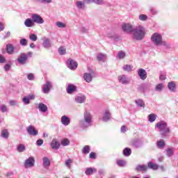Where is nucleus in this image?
I'll return each instance as SVG.
<instances>
[{
	"label": "nucleus",
	"mask_w": 178,
	"mask_h": 178,
	"mask_svg": "<svg viewBox=\"0 0 178 178\" xmlns=\"http://www.w3.org/2000/svg\"><path fill=\"white\" fill-rule=\"evenodd\" d=\"M107 37H108V38L113 39V38H115V33H108V34H107Z\"/></svg>",
	"instance_id": "62"
},
{
	"label": "nucleus",
	"mask_w": 178,
	"mask_h": 178,
	"mask_svg": "<svg viewBox=\"0 0 178 178\" xmlns=\"http://www.w3.org/2000/svg\"><path fill=\"white\" fill-rule=\"evenodd\" d=\"M155 129H158L162 138H166L170 133V128L168 126L166 121L161 120L155 124Z\"/></svg>",
	"instance_id": "1"
},
{
	"label": "nucleus",
	"mask_w": 178,
	"mask_h": 178,
	"mask_svg": "<svg viewBox=\"0 0 178 178\" xmlns=\"http://www.w3.org/2000/svg\"><path fill=\"white\" fill-rule=\"evenodd\" d=\"M0 112L2 113H6L9 112V108H8V106L5 104L0 105Z\"/></svg>",
	"instance_id": "33"
},
{
	"label": "nucleus",
	"mask_w": 178,
	"mask_h": 178,
	"mask_svg": "<svg viewBox=\"0 0 178 178\" xmlns=\"http://www.w3.org/2000/svg\"><path fill=\"white\" fill-rule=\"evenodd\" d=\"M78 65L79 64H77V62L72 58L68 59V60L67 61V66L71 70H76V69H77Z\"/></svg>",
	"instance_id": "9"
},
{
	"label": "nucleus",
	"mask_w": 178,
	"mask_h": 178,
	"mask_svg": "<svg viewBox=\"0 0 178 178\" xmlns=\"http://www.w3.org/2000/svg\"><path fill=\"white\" fill-rule=\"evenodd\" d=\"M157 147L160 149H162L165 148V140L161 139V140L157 141Z\"/></svg>",
	"instance_id": "36"
},
{
	"label": "nucleus",
	"mask_w": 178,
	"mask_h": 178,
	"mask_svg": "<svg viewBox=\"0 0 178 178\" xmlns=\"http://www.w3.org/2000/svg\"><path fill=\"white\" fill-rule=\"evenodd\" d=\"M42 161H43V168H44V169H48V168H49V166H51V161H49V158L44 156L42 159Z\"/></svg>",
	"instance_id": "19"
},
{
	"label": "nucleus",
	"mask_w": 178,
	"mask_h": 178,
	"mask_svg": "<svg viewBox=\"0 0 178 178\" xmlns=\"http://www.w3.org/2000/svg\"><path fill=\"white\" fill-rule=\"evenodd\" d=\"M122 31H124V33H133V26L129 24H123L122 25Z\"/></svg>",
	"instance_id": "12"
},
{
	"label": "nucleus",
	"mask_w": 178,
	"mask_h": 178,
	"mask_svg": "<svg viewBox=\"0 0 178 178\" xmlns=\"http://www.w3.org/2000/svg\"><path fill=\"white\" fill-rule=\"evenodd\" d=\"M134 40L141 41L145 37V28L141 26H138L132 31Z\"/></svg>",
	"instance_id": "3"
},
{
	"label": "nucleus",
	"mask_w": 178,
	"mask_h": 178,
	"mask_svg": "<svg viewBox=\"0 0 178 178\" xmlns=\"http://www.w3.org/2000/svg\"><path fill=\"white\" fill-rule=\"evenodd\" d=\"M56 25L59 29H65V27H66V24L65 23H63V22H57L56 23Z\"/></svg>",
	"instance_id": "46"
},
{
	"label": "nucleus",
	"mask_w": 178,
	"mask_h": 178,
	"mask_svg": "<svg viewBox=\"0 0 178 178\" xmlns=\"http://www.w3.org/2000/svg\"><path fill=\"white\" fill-rule=\"evenodd\" d=\"M92 74H94V72L90 73L86 72L83 74V79L86 83H91L92 81Z\"/></svg>",
	"instance_id": "15"
},
{
	"label": "nucleus",
	"mask_w": 178,
	"mask_h": 178,
	"mask_svg": "<svg viewBox=\"0 0 178 178\" xmlns=\"http://www.w3.org/2000/svg\"><path fill=\"white\" fill-rule=\"evenodd\" d=\"M96 172H97V170L95 168H87L85 171V174L86 176H90L91 175H93V173H96Z\"/></svg>",
	"instance_id": "27"
},
{
	"label": "nucleus",
	"mask_w": 178,
	"mask_h": 178,
	"mask_svg": "<svg viewBox=\"0 0 178 178\" xmlns=\"http://www.w3.org/2000/svg\"><path fill=\"white\" fill-rule=\"evenodd\" d=\"M148 19V17L144 14L139 15V19L141 20V22H145Z\"/></svg>",
	"instance_id": "51"
},
{
	"label": "nucleus",
	"mask_w": 178,
	"mask_h": 178,
	"mask_svg": "<svg viewBox=\"0 0 178 178\" xmlns=\"http://www.w3.org/2000/svg\"><path fill=\"white\" fill-rule=\"evenodd\" d=\"M28 97L29 98V101H30L31 99H35V95H29L28 96Z\"/></svg>",
	"instance_id": "64"
},
{
	"label": "nucleus",
	"mask_w": 178,
	"mask_h": 178,
	"mask_svg": "<svg viewBox=\"0 0 178 178\" xmlns=\"http://www.w3.org/2000/svg\"><path fill=\"white\" fill-rule=\"evenodd\" d=\"M90 148L89 145L84 146L82 149L83 154H90Z\"/></svg>",
	"instance_id": "44"
},
{
	"label": "nucleus",
	"mask_w": 178,
	"mask_h": 178,
	"mask_svg": "<svg viewBox=\"0 0 178 178\" xmlns=\"http://www.w3.org/2000/svg\"><path fill=\"white\" fill-rule=\"evenodd\" d=\"M147 166L149 169H152L153 170H156L159 168V165H158V164L154 163L152 162H149Z\"/></svg>",
	"instance_id": "29"
},
{
	"label": "nucleus",
	"mask_w": 178,
	"mask_h": 178,
	"mask_svg": "<svg viewBox=\"0 0 178 178\" xmlns=\"http://www.w3.org/2000/svg\"><path fill=\"white\" fill-rule=\"evenodd\" d=\"M22 102L24 104V105H29L30 104V98H29L27 96L24 97L22 98Z\"/></svg>",
	"instance_id": "47"
},
{
	"label": "nucleus",
	"mask_w": 178,
	"mask_h": 178,
	"mask_svg": "<svg viewBox=\"0 0 178 178\" xmlns=\"http://www.w3.org/2000/svg\"><path fill=\"white\" fill-rule=\"evenodd\" d=\"M26 131L29 136H33V137H35V136H38V131L35 129V127L33 125H30L26 128Z\"/></svg>",
	"instance_id": "10"
},
{
	"label": "nucleus",
	"mask_w": 178,
	"mask_h": 178,
	"mask_svg": "<svg viewBox=\"0 0 178 178\" xmlns=\"http://www.w3.org/2000/svg\"><path fill=\"white\" fill-rule=\"evenodd\" d=\"M168 88L171 92H175L176 91V83L174 81L169 82Z\"/></svg>",
	"instance_id": "25"
},
{
	"label": "nucleus",
	"mask_w": 178,
	"mask_h": 178,
	"mask_svg": "<svg viewBox=\"0 0 178 178\" xmlns=\"http://www.w3.org/2000/svg\"><path fill=\"white\" fill-rule=\"evenodd\" d=\"M89 157L90 158V159H95L96 156H95V153L94 152H90V154H89Z\"/></svg>",
	"instance_id": "61"
},
{
	"label": "nucleus",
	"mask_w": 178,
	"mask_h": 178,
	"mask_svg": "<svg viewBox=\"0 0 178 178\" xmlns=\"http://www.w3.org/2000/svg\"><path fill=\"white\" fill-rule=\"evenodd\" d=\"M5 30V24L0 22V32Z\"/></svg>",
	"instance_id": "60"
},
{
	"label": "nucleus",
	"mask_w": 178,
	"mask_h": 178,
	"mask_svg": "<svg viewBox=\"0 0 178 178\" xmlns=\"http://www.w3.org/2000/svg\"><path fill=\"white\" fill-rule=\"evenodd\" d=\"M117 58L118 59H120V60L124 59V58H126V53L123 51H120L118 53Z\"/></svg>",
	"instance_id": "37"
},
{
	"label": "nucleus",
	"mask_w": 178,
	"mask_h": 178,
	"mask_svg": "<svg viewBox=\"0 0 178 178\" xmlns=\"http://www.w3.org/2000/svg\"><path fill=\"white\" fill-rule=\"evenodd\" d=\"M28 80H34V74L33 73H30L27 76Z\"/></svg>",
	"instance_id": "59"
},
{
	"label": "nucleus",
	"mask_w": 178,
	"mask_h": 178,
	"mask_svg": "<svg viewBox=\"0 0 178 178\" xmlns=\"http://www.w3.org/2000/svg\"><path fill=\"white\" fill-rule=\"evenodd\" d=\"M156 115L152 113L148 115V120L150 122V123H153L154 120H156Z\"/></svg>",
	"instance_id": "41"
},
{
	"label": "nucleus",
	"mask_w": 178,
	"mask_h": 178,
	"mask_svg": "<svg viewBox=\"0 0 178 178\" xmlns=\"http://www.w3.org/2000/svg\"><path fill=\"white\" fill-rule=\"evenodd\" d=\"M163 90V83H159L155 87V90L161 92Z\"/></svg>",
	"instance_id": "43"
},
{
	"label": "nucleus",
	"mask_w": 178,
	"mask_h": 178,
	"mask_svg": "<svg viewBox=\"0 0 178 178\" xmlns=\"http://www.w3.org/2000/svg\"><path fill=\"white\" fill-rule=\"evenodd\" d=\"M122 69L124 72H130L133 70V66L131 65H124L122 67Z\"/></svg>",
	"instance_id": "34"
},
{
	"label": "nucleus",
	"mask_w": 178,
	"mask_h": 178,
	"mask_svg": "<svg viewBox=\"0 0 178 178\" xmlns=\"http://www.w3.org/2000/svg\"><path fill=\"white\" fill-rule=\"evenodd\" d=\"M31 56H33V52L29 51L27 54L22 53L17 60L19 65L24 66V65H27L29 58H31Z\"/></svg>",
	"instance_id": "4"
},
{
	"label": "nucleus",
	"mask_w": 178,
	"mask_h": 178,
	"mask_svg": "<svg viewBox=\"0 0 178 178\" xmlns=\"http://www.w3.org/2000/svg\"><path fill=\"white\" fill-rule=\"evenodd\" d=\"M79 126L81 129H87L92 126V115L88 111L83 113V119L79 121Z\"/></svg>",
	"instance_id": "2"
},
{
	"label": "nucleus",
	"mask_w": 178,
	"mask_h": 178,
	"mask_svg": "<svg viewBox=\"0 0 178 178\" xmlns=\"http://www.w3.org/2000/svg\"><path fill=\"white\" fill-rule=\"evenodd\" d=\"M40 3H52V0H39Z\"/></svg>",
	"instance_id": "57"
},
{
	"label": "nucleus",
	"mask_w": 178,
	"mask_h": 178,
	"mask_svg": "<svg viewBox=\"0 0 178 178\" xmlns=\"http://www.w3.org/2000/svg\"><path fill=\"white\" fill-rule=\"evenodd\" d=\"M60 122L63 126H69L70 124V118L66 115H63Z\"/></svg>",
	"instance_id": "18"
},
{
	"label": "nucleus",
	"mask_w": 178,
	"mask_h": 178,
	"mask_svg": "<svg viewBox=\"0 0 178 178\" xmlns=\"http://www.w3.org/2000/svg\"><path fill=\"white\" fill-rule=\"evenodd\" d=\"M162 35L158 33H154L151 36L152 42L156 47H161V42H162Z\"/></svg>",
	"instance_id": "5"
},
{
	"label": "nucleus",
	"mask_w": 178,
	"mask_h": 178,
	"mask_svg": "<svg viewBox=\"0 0 178 178\" xmlns=\"http://www.w3.org/2000/svg\"><path fill=\"white\" fill-rule=\"evenodd\" d=\"M165 152L167 156L170 157L172 156L173 153L175 152V149H173V148H168L165 149Z\"/></svg>",
	"instance_id": "35"
},
{
	"label": "nucleus",
	"mask_w": 178,
	"mask_h": 178,
	"mask_svg": "<svg viewBox=\"0 0 178 178\" xmlns=\"http://www.w3.org/2000/svg\"><path fill=\"white\" fill-rule=\"evenodd\" d=\"M0 63H6V58L2 54H0Z\"/></svg>",
	"instance_id": "54"
},
{
	"label": "nucleus",
	"mask_w": 178,
	"mask_h": 178,
	"mask_svg": "<svg viewBox=\"0 0 178 178\" xmlns=\"http://www.w3.org/2000/svg\"><path fill=\"white\" fill-rule=\"evenodd\" d=\"M38 38L37 37V35L34 33H31V35H29V40H31V41H36Z\"/></svg>",
	"instance_id": "49"
},
{
	"label": "nucleus",
	"mask_w": 178,
	"mask_h": 178,
	"mask_svg": "<svg viewBox=\"0 0 178 178\" xmlns=\"http://www.w3.org/2000/svg\"><path fill=\"white\" fill-rule=\"evenodd\" d=\"M31 19L33 23H37V24H43L44 19L38 14H32Z\"/></svg>",
	"instance_id": "8"
},
{
	"label": "nucleus",
	"mask_w": 178,
	"mask_h": 178,
	"mask_svg": "<svg viewBox=\"0 0 178 178\" xmlns=\"http://www.w3.org/2000/svg\"><path fill=\"white\" fill-rule=\"evenodd\" d=\"M76 6L78 9L84 10L86 9V2L84 1H78L76 2Z\"/></svg>",
	"instance_id": "21"
},
{
	"label": "nucleus",
	"mask_w": 178,
	"mask_h": 178,
	"mask_svg": "<svg viewBox=\"0 0 178 178\" xmlns=\"http://www.w3.org/2000/svg\"><path fill=\"white\" fill-rule=\"evenodd\" d=\"M76 88H77L74 85H72V84L68 85L67 88V94H72V92H74V91H76Z\"/></svg>",
	"instance_id": "26"
},
{
	"label": "nucleus",
	"mask_w": 178,
	"mask_h": 178,
	"mask_svg": "<svg viewBox=\"0 0 178 178\" xmlns=\"http://www.w3.org/2000/svg\"><path fill=\"white\" fill-rule=\"evenodd\" d=\"M38 109L42 113H45V112H47L48 111V106H47V105L43 103H39Z\"/></svg>",
	"instance_id": "24"
},
{
	"label": "nucleus",
	"mask_w": 178,
	"mask_h": 178,
	"mask_svg": "<svg viewBox=\"0 0 178 178\" xmlns=\"http://www.w3.org/2000/svg\"><path fill=\"white\" fill-rule=\"evenodd\" d=\"M106 58V56L102 54H99L97 56V60H99V62H105Z\"/></svg>",
	"instance_id": "40"
},
{
	"label": "nucleus",
	"mask_w": 178,
	"mask_h": 178,
	"mask_svg": "<svg viewBox=\"0 0 178 178\" xmlns=\"http://www.w3.org/2000/svg\"><path fill=\"white\" fill-rule=\"evenodd\" d=\"M35 24L32 18H28L24 21L25 27H34Z\"/></svg>",
	"instance_id": "23"
},
{
	"label": "nucleus",
	"mask_w": 178,
	"mask_h": 178,
	"mask_svg": "<svg viewBox=\"0 0 178 178\" xmlns=\"http://www.w3.org/2000/svg\"><path fill=\"white\" fill-rule=\"evenodd\" d=\"M138 75L141 80H145L147 79V71L140 68L138 70Z\"/></svg>",
	"instance_id": "14"
},
{
	"label": "nucleus",
	"mask_w": 178,
	"mask_h": 178,
	"mask_svg": "<svg viewBox=\"0 0 178 178\" xmlns=\"http://www.w3.org/2000/svg\"><path fill=\"white\" fill-rule=\"evenodd\" d=\"M17 150L19 152H24L26 151V146L24 144H19L17 147Z\"/></svg>",
	"instance_id": "38"
},
{
	"label": "nucleus",
	"mask_w": 178,
	"mask_h": 178,
	"mask_svg": "<svg viewBox=\"0 0 178 178\" xmlns=\"http://www.w3.org/2000/svg\"><path fill=\"white\" fill-rule=\"evenodd\" d=\"M147 169H148V167H147V165H139L136 166L135 170H136L137 172H145V171H147Z\"/></svg>",
	"instance_id": "28"
},
{
	"label": "nucleus",
	"mask_w": 178,
	"mask_h": 178,
	"mask_svg": "<svg viewBox=\"0 0 178 178\" xmlns=\"http://www.w3.org/2000/svg\"><path fill=\"white\" fill-rule=\"evenodd\" d=\"M81 33H83V34L87 33V31H88V29L83 26L81 29Z\"/></svg>",
	"instance_id": "63"
},
{
	"label": "nucleus",
	"mask_w": 178,
	"mask_h": 178,
	"mask_svg": "<svg viewBox=\"0 0 178 178\" xmlns=\"http://www.w3.org/2000/svg\"><path fill=\"white\" fill-rule=\"evenodd\" d=\"M69 144H70V141L67 138L61 140V145H63V147H67Z\"/></svg>",
	"instance_id": "45"
},
{
	"label": "nucleus",
	"mask_w": 178,
	"mask_h": 178,
	"mask_svg": "<svg viewBox=\"0 0 178 178\" xmlns=\"http://www.w3.org/2000/svg\"><path fill=\"white\" fill-rule=\"evenodd\" d=\"M52 88V82L47 81L42 86V91L44 94H49L51 89Z\"/></svg>",
	"instance_id": "7"
},
{
	"label": "nucleus",
	"mask_w": 178,
	"mask_h": 178,
	"mask_svg": "<svg viewBox=\"0 0 178 178\" xmlns=\"http://www.w3.org/2000/svg\"><path fill=\"white\" fill-rule=\"evenodd\" d=\"M1 136L3 138H9V131L8 129H4L1 131Z\"/></svg>",
	"instance_id": "32"
},
{
	"label": "nucleus",
	"mask_w": 178,
	"mask_h": 178,
	"mask_svg": "<svg viewBox=\"0 0 178 178\" xmlns=\"http://www.w3.org/2000/svg\"><path fill=\"white\" fill-rule=\"evenodd\" d=\"M123 154L124 156H130L131 155V149L129 147H126L123 150Z\"/></svg>",
	"instance_id": "39"
},
{
	"label": "nucleus",
	"mask_w": 178,
	"mask_h": 178,
	"mask_svg": "<svg viewBox=\"0 0 178 178\" xmlns=\"http://www.w3.org/2000/svg\"><path fill=\"white\" fill-rule=\"evenodd\" d=\"M10 64H6L4 65V70H6V72L10 70Z\"/></svg>",
	"instance_id": "58"
},
{
	"label": "nucleus",
	"mask_w": 178,
	"mask_h": 178,
	"mask_svg": "<svg viewBox=\"0 0 178 178\" xmlns=\"http://www.w3.org/2000/svg\"><path fill=\"white\" fill-rule=\"evenodd\" d=\"M6 51L8 55H13L15 54V46L12 44H7Z\"/></svg>",
	"instance_id": "13"
},
{
	"label": "nucleus",
	"mask_w": 178,
	"mask_h": 178,
	"mask_svg": "<svg viewBox=\"0 0 178 178\" xmlns=\"http://www.w3.org/2000/svg\"><path fill=\"white\" fill-rule=\"evenodd\" d=\"M36 144L38 147H41V145H42L44 144V140L42 139H38L36 141Z\"/></svg>",
	"instance_id": "56"
},
{
	"label": "nucleus",
	"mask_w": 178,
	"mask_h": 178,
	"mask_svg": "<svg viewBox=\"0 0 178 178\" xmlns=\"http://www.w3.org/2000/svg\"><path fill=\"white\" fill-rule=\"evenodd\" d=\"M160 46L165 47V48H166V49H170V48L172 47V44H170V43H169L163 40L160 43Z\"/></svg>",
	"instance_id": "31"
},
{
	"label": "nucleus",
	"mask_w": 178,
	"mask_h": 178,
	"mask_svg": "<svg viewBox=\"0 0 178 178\" xmlns=\"http://www.w3.org/2000/svg\"><path fill=\"white\" fill-rule=\"evenodd\" d=\"M35 163V159L34 156H30L26 159L24 163L25 169H29L30 168H34Z\"/></svg>",
	"instance_id": "6"
},
{
	"label": "nucleus",
	"mask_w": 178,
	"mask_h": 178,
	"mask_svg": "<svg viewBox=\"0 0 178 178\" xmlns=\"http://www.w3.org/2000/svg\"><path fill=\"white\" fill-rule=\"evenodd\" d=\"M135 102L139 108H145V103L144 102V100L138 99L136 100Z\"/></svg>",
	"instance_id": "30"
},
{
	"label": "nucleus",
	"mask_w": 178,
	"mask_h": 178,
	"mask_svg": "<svg viewBox=\"0 0 178 178\" xmlns=\"http://www.w3.org/2000/svg\"><path fill=\"white\" fill-rule=\"evenodd\" d=\"M9 105H10V106H16V105H17V102L16 100H10Z\"/></svg>",
	"instance_id": "55"
},
{
	"label": "nucleus",
	"mask_w": 178,
	"mask_h": 178,
	"mask_svg": "<svg viewBox=\"0 0 178 178\" xmlns=\"http://www.w3.org/2000/svg\"><path fill=\"white\" fill-rule=\"evenodd\" d=\"M42 45L46 49H49V48L52 47V44H51V40H49V39L48 38H45L43 40Z\"/></svg>",
	"instance_id": "22"
},
{
	"label": "nucleus",
	"mask_w": 178,
	"mask_h": 178,
	"mask_svg": "<svg viewBox=\"0 0 178 178\" xmlns=\"http://www.w3.org/2000/svg\"><path fill=\"white\" fill-rule=\"evenodd\" d=\"M86 96H84V95H81L79 96H76L74 101L76 104H84V102H86Z\"/></svg>",
	"instance_id": "16"
},
{
	"label": "nucleus",
	"mask_w": 178,
	"mask_h": 178,
	"mask_svg": "<svg viewBox=\"0 0 178 178\" xmlns=\"http://www.w3.org/2000/svg\"><path fill=\"white\" fill-rule=\"evenodd\" d=\"M51 147L52 149H59L60 147V143L58 141V139H53L51 143Z\"/></svg>",
	"instance_id": "17"
},
{
	"label": "nucleus",
	"mask_w": 178,
	"mask_h": 178,
	"mask_svg": "<svg viewBox=\"0 0 178 178\" xmlns=\"http://www.w3.org/2000/svg\"><path fill=\"white\" fill-rule=\"evenodd\" d=\"M19 43L22 47H26L27 45V39L26 38H22L20 40Z\"/></svg>",
	"instance_id": "52"
},
{
	"label": "nucleus",
	"mask_w": 178,
	"mask_h": 178,
	"mask_svg": "<svg viewBox=\"0 0 178 178\" xmlns=\"http://www.w3.org/2000/svg\"><path fill=\"white\" fill-rule=\"evenodd\" d=\"M58 53L60 54V55H65V54H66V48H65L64 47H60V48H58Z\"/></svg>",
	"instance_id": "48"
},
{
	"label": "nucleus",
	"mask_w": 178,
	"mask_h": 178,
	"mask_svg": "<svg viewBox=\"0 0 178 178\" xmlns=\"http://www.w3.org/2000/svg\"><path fill=\"white\" fill-rule=\"evenodd\" d=\"M103 122H108L111 120V113L108 110H106L102 117Z\"/></svg>",
	"instance_id": "20"
},
{
	"label": "nucleus",
	"mask_w": 178,
	"mask_h": 178,
	"mask_svg": "<svg viewBox=\"0 0 178 178\" xmlns=\"http://www.w3.org/2000/svg\"><path fill=\"white\" fill-rule=\"evenodd\" d=\"M70 163H73V160L69 159L65 161V166H67V168L69 169H70Z\"/></svg>",
	"instance_id": "53"
},
{
	"label": "nucleus",
	"mask_w": 178,
	"mask_h": 178,
	"mask_svg": "<svg viewBox=\"0 0 178 178\" xmlns=\"http://www.w3.org/2000/svg\"><path fill=\"white\" fill-rule=\"evenodd\" d=\"M116 163L120 168L126 166V161L124 160H117Z\"/></svg>",
	"instance_id": "42"
},
{
	"label": "nucleus",
	"mask_w": 178,
	"mask_h": 178,
	"mask_svg": "<svg viewBox=\"0 0 178 178\" xmlns=\"http://www.w3.org/2000/svg\"><path fill=\"white\" fill-rule=\"evenodd\" d=\"M118 81L124 85L130 84V79L124 74L118 76Z\"/></svg>",
	"instance_id": "11"
},
{
	"label": "nucleus",
	"mask_w": 178,
	"mask_h": 178,
	"mask_svg": "<svg viewBox=\"0 0 178 178\" xmlns=\"http://www.w3.org/2000/svg\"><path fill=\"white\" fill-rule=\"evenodd\" d=\"M92 2L96 5H104L105 3L104 0H92Z\"/></svg>",
	"instance_id": "50"
}]
</instances>
